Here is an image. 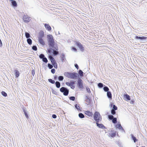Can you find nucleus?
<instances>
[{
	"mask_svg": "<svg viewBox=\"0 0 147 147\" xmlns=\"http://www.w3.org/2000/svg\"><path fill=\"white\" fill-rule=\"evenodd\" d=\"M47 38L49 46L46 51L47 53H52L53 52H55V51H59L57 44L55 42L53 36L51 34H48L47 35Z\"/></svg>",
	"mask_w": 147,
	"mask_h": 147,
	"instance_id": "nucleus-1",
	"label": "nucleus"
},
{
	"mask_svg": "<svg viewBox=\"0 0 147 147\" xmlns=\"http://www.w3.org/2000/svg\"><path fill=\"white\" fill-rule=\"evenodd\" d=\"M93 118L94 120L96 122L97 126L98 128L103 129L107 128L102 124L99 123L102 120V118L98 112H95L93 115Z\"/></svg>",
	"mask_w": 147,
	"mask_h": 147,
	"instance_id": "nucleus-2",
	"label": "nucleus"
},
{
	"mask_svg": "<svg viewBox=\"0 0 147 147\" xmlns=\"http://www.w3.org/2000/svg\"><path fill=\"white\" fill-rule=\"evenodd\" d=\"M47 53L48 54V58L51 61L52 65H53L55 68L57 69L58 68V65L55 60L53 57L58 55L59 54V51H55V52H53L52 53L50 52H47Z\"/></svg>",
	"mask_w": 147,
	"mask_h": 147,
	"instance_id": "nucleus-3",
	"label": "nucleus"
},
{
	"mask_svg": "<svg viewBox=\"0 0 147 147\" xmlns=\"http://www.w3.org/2000/svg\"><path fill=\"white\" fill-rule=\"evenodd\" d=\"M64 75L68 78L74 80L78 79L77 73L76 72H65L64 73Z\"/></svg>",
	"mask_w": 147,
	"mask_h": 147,
	"instance_id": "nucleus-4",
	"label": "nucleus"
},
{
	"mask_svg": "<svg viewBox=\"0 0 147 147\" xmlns=\"http://www.w3.org/2000/svg\"><path fill=\"white\" fill-rule=\"evenodd\" d=\"M59 90L60 92L63 93L64 96H67L69 94V90L67 88L62 87L60 88Z\"/></svg>",
	"mask_w": 147,
	"mask_h": 147,
	"instance_id": "nucleus-5",
	"label": "nucleus"
},
{
	"mask_svg": "<svg viewBox=\"0 0 147 147\" xmlns=\"http://www.w3.org/2000/svg\"><path fill=\"white\" fill-rule=\"evenodd\" d=\"M76 84L78 88L80 89H82L84 88L83 82L81 78H78Z\"/></svg>",
	"mask_w": 147,
	"mask_h": 147,
	"instance_id": "nucleus-6",
	"label": "nucleus"
},
{
	"mask_svg": "<svg viewBox=\"0 0 147 147\" xmlns=\"http://www.w3.org/2000/svg\"><path fill=\"white\" fill-rule=\"evenodd\" d=\"M75 82H76V81L71 80L69 82H66L65 84L67 86L70 87L71 89H74L75 88L74 84H75Z\"/></svg>",
	"mask_w": 147,
	"mask_h": 147,
	"instance_id": "nucleus-7",
	"label": "nucleus"
},
{
	"mask_svg": "<svg viewBox=\"0 0 147 147\" xmlns=\"http://www.w3.org/2000/svg\"><path fill=\"white\" fill-rule=\"evenodd\" d=\"M76 45L79 48L80 50L82 52L84 51V48L83 46V45L79 41H75Z\"/></svg>",
	"mask_w": 147,
	"mask_h": 147,
	"instance_id": "nucleus-8",
	"label": "nucleus"
},
{
	"mask_svg": "<svg viewBox=\"0 0 147 147\" xmlns=\"http://www.w3.org/2000/svg\"><path fill=\"white\" fill-rule=\"evenodd\" d=\"M134 39L136 40H140V42H142V41H146L147 39V37L143 36H136L134 37Z\"/></svg>",
	"mask_w": 147,
	"mask_h": 147,
	"instance_id": "nucleus-9",
	"label": "nucleus"
},
{
	"mask_svg": "<svg viewBox=\"0 0 147 147\" xmlns=\"http://www.w3.org/2000/svg\"><path fill=\"white\" fill-rule=\"evenodd\" d=\"M23 19L24 22L25 23H27L30 22L31 20L30 17L28 16H26L24 15L23 17Z\"/></svg>",
	"mask_w": 147,
	"mask_h": 147,
	"instance_id": "nucleus-10",
	"label": "nucleus"
},
{
	"mask_svg": "<svg viewBox=\"0 0 147 147\" xmlns=\"http://www.w3.org/2000/svg\"><path fill=\"white\" fill-rule=\"evenodd\" d=\"M22 108L23 110V112H24V114L26 117L27 119H28L29 118V117L28 112L26 110V107H25L24 106H23V107H22Z\"/></svg>",
	"mask_w": 147,
	"mask_h": 147,
	"instance_id": "nucleus-11",
	"label": "nucleus"
},
{
	"mask_svg": "<svg viewBox=\"0 0 147 147\" xmlns=\"http://www.w3.org/2000/svg\"><path fill=\"white\" fill-rule=\"evenodd\" d=\"M84 72L81 69H79L78 71V73H77L78 76H77L78 78H81L83 76V74Z\"/></svg>",
	"mask_w": 147,
	"mask_h": 147,
	"instance_id": "nucleus-12",
	"label": "nucleus"
},
{
	"mask_svg": "<svg viewBox=\"0 0 147 147\" xmlns=\"http://www.w3.org/2000/svg\"><path fill=\"white\" fill-rule=\"evenodd\" d=\"M44 26L46 29L49 31H50L51 30V28L49 24L45 23L44 24Z\"/></svg>",
	"mask_w": 147,
	"mask_h": 147,
	"instance_id": "nucleus-13",
	"label": "nucleus"
},
{
	"mask_svg": "<svg viewBox=\"0 0 147 147\" xmlns=\"http://www.w3.org/2000/svg\"><path fill=\"white\" fill-rule=\"evenodd\" d=\"M130 136L131 140H133L134 143H135L136 142L138 141V140L136 138L133 134H131Z\"/></svg>",
	"mask_w": 147,
	"mask_h": 147,
	"instance_id": "nucleus-14",
	"label": "nucleus"
},
{
	"mask_svg": "<svg viewBox=\"0 0 147 147\" xmlns=\"http://www.w3.org/2000/svg\"><path fill=\"white\" fill-rule=\"evenodd\" d=\"M84 114L89 117H92L93 114L92 112L87 110L85 111H84Z\"/></svg>",
	"mask_w": 147,
	"mask_h": 147,
	"instance_id": "nucleus-15",
	"label": "nucleus"
},
{
	"mask_svg": "<svg viewBox=\"0 0 147 147\" xmlns=\"http://www.w3.org/2000/svg\"><path fill=\"white\" fill-rule=\"evenodd\" d=\"M39 43L42 46H44L45 45V43L43 38H38Z\"/></svg>",
	"mask_w": 147,
	"mask_h": 147,
	"instance_id": "nucleus-16",
	"label": "nucleus"
},
{
	"mask_svg": "<svg viewBox=\"0 0 147 147\" xmlns=\"http://www.w3.org/2000/svg\"><path fill=\"white\" fill-rule=\"evenodd\" d=\"M44 36V32L42 30H40L39 33L38 38H43Z\"/></svg>",
	"mask_w": 147,
	"mask_h": 147,
	"instance_id": "nucleus-17",
	"label": "nucleus"
},
{
	"mask_svg": "<svg viewBox=\"0 0 147 147\" xmlns=\"http://www.w3.org/2000/svg\"><path fill=\"white\" fill-rule=\"evenodd\" d=\"M123 97L125 98V100L126 101H128L131 100L130 96L127 94H124Z\"/></svg>",
	"mask_w": 147,
	"mask_h": 147,
	"instance_id": "nucleus-18",
	"label": "nucleus"
},
{
	"mask_svg": "<svg viewBox=\"0 0 147 147\" xmlns=\"http://www.w3.org/2000/svg\"><path fill=\"white\" fill-rule=\"evenodd\" d=\"M61 61L63 63L65 62V61H66V59L65 58V55L64 53H62L61 54Z\"/></svg>",
	"mask_w": 147,
	"mask_h": 147,
	"instance_id": "nucleus-19",
	"label": "nucleus"
},
{
	"mask_svg": "<svg viewBox=\"0 0 147 147\" xmlns=\"http://www.w3.org/2000/svg\"><path fill=\"white\" fill-rule=\"evenodd\" d=\"M74 107L75 109H76L78 111H81L82 109L80 108V107L79 105L76 104L74 105Z\"/></svg>",
	"mask_w": 147,
	"mask_h": 147,
	"instance_id": "nucleus-20",
	"label": "nucleus"
},
{
	"mask_svg": "<svg viewBox=\"0 0 147 147\" xmlns=\"http://www.w3.org/2000/svg\"><path fill=\"white\" fill-rule=\"evenodd\" d=\"M111 132L109 133V135L111 137L114 138L115 137L116 135V131H115V132H113V131L112 130H111Z\"/></svg>",
	"mask_w": 147,
	"mask_h": 147,
	"instance_id": "nucleus-21",
	"label": "nucleus"
},
{
	"mask_svg": "<svg viewBox=\"0 0 147 147\" xmlns=\"http://www.w3.org/2000/svg\"><path fill=\"white\" fill-rule=\"evenodd\" d=\"M11 5L13 7H17L18 5L16 1L14 0L11 2Z\"/></svg>",
	"mask_w": 147,
	"mask_h": 147,
	"instance_id": "nucleus-22",
	"label": "nucleus"
},
{
	"mask_svg": "<svg viewBox=\"0 0 147 147\" xmlns=\"http://www.w3.org/2000/svg\"><path fill=\"white\" fill-rule=\"evenodd\" d=\"M14 72L15 73L14 74L15 76V77L16 78H18L20 74L19 72L17 70L15 69L14 70Z\"/></svg>",
	"mask_w": 147,
	"mask_h": 147,
	"instance_id": "nucleus-23",
	"label": "nucleus"
},
{
	"mask_svg": "<svg viewBox=\"0 0 147 147\" xmlns=\"http://www.w3.org/2000/svg\"><path fill=\"white\" fill-rule=\"evenodd\" d=\"M107 96L109 99H112V95L111 92L109 91L107 92Z\"/></svg>",
	"mask_w": 147,
	"mask_h": 147,
	"instance_id": "nucleus-24",
	"label": "nucleus"
},
{
	"mask_svg": "<svg viewBox=\"0 0 147 147\" xmlns=\"http://www.w3.org/2000/svg\"><path fill=\"white\" fill-rule=\"evenodd\" d=\"M55 84V85L56 87L57 88H59L61 86V83L59 81H56Z\"/></svg>",
	"mask_w": 147,
	"mask_h": 147,
	"instance_id": "nucleus-25",
	"label": "nucleus"
},
{
	"mask_svg": "<svg viewBox=\"0 0 147 147\" xmlns=\"http://www.w3.org/2000/svg\"><path fill=\"white\" fill-rule=\"evenodd\" d=\"M71 50L76 53H77L78 52L77 49L74 47L72 46L71 47Z\"/></svg>",
	"mask_w": 147,
	"mask_h": 147,
	"instance_id": "nucleus-26",
	"label": "nucleus"
},
{
	"mask_svg": "<svg viewBox=\"0 0 147 147\" xmlns=\"http://www.w3.org/2000/svg\"><path fill=\"white\" fill-rule=\"evenodd\" d=\"M115 127L119 130L122 127L121 126L120 123L119 122L115 125Z\"/></svg>",
	"mask_w": 147,
	"mask_h": 147,
	"instance_id": "nucleus-27",
	"label": "nucleus"
},
{
	"mask_svg": "<svg viewBox=\"0 0 147 147\" xmlns=\"http://www.w3.org/2000/svg\"><path fill=\"white\" fill-rule=\"evenodd\" d=\"M97 86L99 88H101L102 87H103L104 85L103 83L101 82H100L98 84Z\"/></svg>",
	"mask_w": 147,
	"mask_h": 147,
	"instance_id": "nucleus-28",
	"label": "nucleus"
},
{
	"mask_svg": "<svg viewBox=\"0 0 147 147\" xmlns=\"http://www.w3.org/2000/svg\"><path fill=\"white\" fill-rule=\"evenodd\" d=\"M27 41L29 45H31L32 44V40L30 38H28L27 39Z\"/></svg>",
	"mask_w": 147,
	"mask_h": 147,
	"instance_id": "nucleus-29",
	"label": "nucleus"
},
{
	"mask_svg": "<svg viewBox=\"0 0 147 147\" xmlns=\"http://www.w3.org/2000/svg\"><path fill=\"white\" fill-rule=\"evenodd\" d=\"M25 36L26 38L27 39L28 38H29L30 37H31V36L30 35V34L27 32H25Z\"/></svg>",
	"mask_w": 147,
	"mask_h": 147,
	"instance_id": "nucleus-30",
	"label": "nucleus"
},
{
	"mask_svg": "<svg viewBox=\"0 0 147 147\" xmlns=\"http://www.w3.org/2000/svg\"><path fill=\"white\" fill-rule=\"evenodd\" d=\"M103 89L105 92H107L108 91H109V89L107 86L104 85V86L103 88Z\"/></svg>",
	"mask_w": 147,
	"mask_h": 147,
	"instance_id": "nucleus-31",
	"label": "nucleus"
},
{
	"mask_svg": "<svg viewBox=\"0 0 147 147\" xmlns=\"http://www.w3.org/2000/svg\"><path fill=\"white\" fill-rule=\"evenodd\" d=\"M113 115H108V119L109 120H112L113 119L114 117Z\"/></svg>",
	"mask_w": 147,
	"mask_h": 147,
	"instance_id": "nucleus-32",
	"label": "nucleus"
},
{
	"mask_svg": "<svg viewBox=\"0 0 147 147\" xmlns=\"http://www.w3.org/2000/svg\"><path fill=\"white\" fill-rule=\"evenodd\" d=\"M91 100L89 98L87 100H86L85 101L86 102H87V103L86 104L88 105H90L91 104Z\"/></svg>",
	"mask_w": 147,
	"mask_h": 147,
	"instance_id": "nucleus-33",
	"label": "nucleus"
},
{
	"mask_svg": "<svg viewBox=\"0 0 147 147\" xmlns=\"http://www.w3.org/2000/svg\"><path fill=\"white\" fill-rule=\"evenodd\" d=\"M111 121L113 123L116 124L117 122V119L116 117H114Z\"/></svg>",
	"mask_w": 147,
	"mask_h": 147,
	"instance_id": "nucleus-34",
	"label": "nucleus"
},
{
	"mask_svg": "<svg viewBox=\"0 0 147 147\" xmlns=\"http://www.w3.org/2000/svg\"><path fill=\"white\" fill-rule=\"evenodd\" d=\"M58 80L59 81H61L63 80L64 77L63 76H59L58 77Z\"/></svg>",
	"mask_w": 147,
	"mask_h": 147,
	"instance_id": "nucleus-35",
	"label": "nucleus"
},
{
	"mask_svg": "<svg viewBox=\"0 0 147 147\" xmlns=\"http://www.w3.org/2000/svg\"><path fill=\"white\" fill-rule=\"evenodd\" d=\"M48 81L50 83L52 84H54L55 83V82L54 80H53L52 79H49Z\"/></svg>",
	"mask_w": 147,
	"mask_h": 147,
	"instance_id": "nucleus-36",
	"label": "nucleus"
},
{
	"mask_svg": "<svg viewBox=\"0 0 147 147\" xmlns=\"http://www.w3.org/2000/svg\"><path fill=\"white\" fill-rule=\"evenodd\" d=\"M78 116L81 119L84 118L85 117L84 114L82 113H79L78 114Z\"/></svg>",
	"mask_w": 147,
	"mask_h": 147,
	"instance_id": "nucleus-37",
	"label": "nucleus"
},
{
	"mask_svg": "<svg viewBox=\"0 0 147 147\" xmlns=\"http://www.w3.org/2000/svg\"><path fill=\"white\" fill-rule=\"evenodd\" d=\"M69 99L71 100L74 101L76 99L75 97L74 96H71L69 97Z\"/></svg>",
	"mask_w": 147,
	"mask_h": 147,
	"instance_id": "nucleus-38",
	"label": "nucleus"
},
{
	"mask_svg": "<svg viewBox=\"0 0 147 147\" xmlns=\"http://www.w3.org/2000/svg\"><path fill=\"white\" fill-rule=\"evenodd\" d=\"M42 61L45 63H47L48 62L47 58L45 57L42 59Z\"/></svg>",
	"mask_w": 147,
	"mask_h": 147,
	"instance_id": "nucleus-39",
	"label": "nucleus"
},
{
	"mask_svg": "<svg viewBox=\"0 0 147 147\" xmlns=\"http://www.w3.org/2000/svg\"><path fill=\"white\" fill-rule=\"evenodd\" d=\"M116 110H111V113L113 115H115L116 114Z\"/></svg>",
	"mask_w": 147,
	"mask_h": 147,
	"instance_id": "nucleus-40",
	"label": "nucleus"
},
{
	"mask_svg": "<svg viewBox=\"0 0 147 147\" xmlns=\"http://www.w3.org/2000/svg\"><path fill=\"white\" fill-rule=\"evenodd\" d=\"M32 49L34 51H36L37 50V48L36 46L33 45L32 47Z\"/></svg>",
	"mask_w": 147,
	"mask_h": 147,
	"instance_id": "nucleus-41",
	"label": "nucleus"
},
{
	"mask_svg": "<svg viewBox=\"0 0 147 147\" xmlns=\"http://www.w3.org/2000/svg\"><path fill=\"white\" fill-rule=\"evenodd\" d=\"M1 93V94L4 97H6L7 96V93L4 91H2Z\"/></svg>",
	"mask_w": 147,
	"mask_h": 147,
	"instance_id": "nucleus-42",
	"label": "nucleus"
},
{
	"mask_svg": "<svg viewBox=\"0 0 147 147\" xmlns=\"http://www.w3.org/2000/svg\"><path fill=\"white\" fill-rule=\"evenodd\" d=\"M45 55L43 54H40L39 55V57L40 59H42L45 57Z\"/></svg>",
	"mask_w": 147,
	"mask_h": 147,
	"instance_id": "nucleus-43",
	"label": "nucleus"
},
{
	"mask_svg": "<svg viewBox=\"0 0 147 147\" xmlns=\"http://www.w3.org/2000/svg\"><path fill=\"white\" fill-rule=\"evenodd\" d=\"M47 66L50 69L52 68L53 67V65L50 63H48V64Z\"/></svg>",
	"mask_w": 147,
	"mask_h": 147,
	"instance_id": "nucleus-44",
	"label": "nucleus"
},
{
	"mask_svg": "<svg viewBox=\"0 0 147 147\" xmlns=\"http://www.w3.org/2000/svg\"><path fill=\"white\" fill-rule=\"evenodd\" d=\"M117 107L116 106L113 105V106L111 109V110H117Z\"/></svg>",
	"mask_w": 147,
	"mask_h": 147,
	"instance_id": "nucleus-45",
	"label": "nucleus"
},
{
	"mask_svg": "<svg viewBox=\"0 0 147 147\" xmlns=\"http://www.w3.org/2000/svg\"><path fill=\"white\" fill-rule=\"evenodd\" d=\"M51 90L53 94L55 95L57 94L56 91L53 88H51Z\"/></svg>",
	"mask_w": 147,
	"mask_h": 147,
	"instance_id": "nucleus-46",
	"label": "nucleus"
},
{
	"mask_svg": "<svg viewBox=\"0 0 147 147\" xmlns=\"http://www.w3.org/2000/svg\"><path fill=\"white\" fill-rule=\"evenodd\" d=\"M51 72L53 74H54L55 73V70L54 68H52L51 69Z\"/></svg>",
	"mask_w": 147,
	"mask_h": 147,
	"instance_id": "nucleus-47",
	"label": "nucleus"
},
{
	"mask_svg": "<svg viewBox=\"0 0 147 147\" xmlns=\"http://www.w3.org/2000/svg\"><path fill=\"white\" fill-rule=\"evenodd\" d=\"M74 66L77 70L78 69H79V67L77 63H75Z\"/></svg>",
	"mask_w": 147,
	"mask_h": 147,
	"instance_id": "nucleus-48",
	"label": "nucleus"
},
{
	"mask_svg": "<svg viewBox=\"0 0 147 147\" xmlns=\"http://www.w3.org/2000/svg\"><path fill=\"white\" fill-rule=\"evenodd\" d=\"M117 143L118 144V145L119 147H123V146L121 143H120L119 142H117Z\"/></svg>",
	"mask_w": 147,
	"mask_h": 147,
	"instance_id": "nucleus-49",
	"label": "nucleus"
},
{
	"mask_svg": "<svg viewBox=\"0 0 147 147\" xmlns=\"http://www.w3.org/2000/svg\"><path fill=\"white\" fill-rule=\"evenodd\" d=\"M86 91H87V92L88 93H90L91 92V91L90 90V89L88 88H86Z\"/></svg>",
	"mask_w": 147,
	"mask_h": 147,
	"instance_id": "nucleus-50",
	"label": "nucleus"
},
{
	"mask_svg": "<svg viewBox=\"0 0 147 147\" xmlns=\"http://www.w3.org/2000/svg\"><path fill=\"white\" fill-rule=\"evenodd\" d=\"M52 117L53 118L56 119L57 118V116L56 115L53 114L52 115Z\"/></svg>",
	"mask_w": 147,
	"mask_h": 147,
	"instance_id": "nucleus-51",
	"label": "nucleus"
},
{
	"mask_svg": "<svg viewBox=\"0 0 147 147\" xmlns=\"http://www.w3.org/2000/svg\"><path fill=\"white\" fill-rule=\"evenodd\" d=\"M58 76L56 75H55L54 76V80H57L58 78Z\"/></svg>",
	"mask_w": 147,
	"mask_h": 147,
	"instance_id": "nucleus-52",
	"label": "nucleus"
},
{
	"mask_svg": "<svg viewBox=\"0 0 147 147\" xmlns=\"http://www.w3.org/2000/svg\"><path fill=\"white\" fill-rule=\"evenodd\" d=\"M32 74L34 76L35 74V70L34 69H32L31 72Z\"/></svg>",
	"mask_w": 147,
	"mask_h": 147,
	"instance_id": "nucleus-53",
	"label": "nucleus"
},
{
	"mask_svg": "<svg viewBox=\"0 0 147 147\" xmlns=\"http://www.w3.org/2000/svg\"><path fill=\"white\" fill-rule=\"evenodd\" d=\"M2 42L1 39L0 38V48L2 47Z\"/></svg>",
	"mask_w": 147,
	"mask_h": 147,
	"instance_id": "nucleus-54",
	"label": "nucleus"
},
{
	"mask_svg": "<svg viewBox=\"0 0 147 147\" xmlns=\"http://www.w3.org/2000/svg\"><path fill=\"white\" fill-rule=\"evenodd\" d=\"M113 103H111L110 105H109V107H110L111 108H112L113 107Z\"/></svg>",
	"mask_w": 147,
	"mask_h": 147,
	"instance_id": "nucleus-55",
	"label": "nucleus"
},
{
	"mask_svg": "<svg viewBox=\"0 0 147 147\" xmlns=\"http://www.w3.org/2000/svg\"><path fill=\"white\" fill-rule=\"evenodd\" d=\"M130 103L131 104H134V100H131Z\"/></svg>",
	"mask_w": 147,
	"mask_h": 147,
	"instance_id": "nucleus-56",
	"label": "nucleus"
},
{
	"mask_svg": "<svg viewBox=\"0 0 147 147\" xmlns=\"http://www.w3.org/2000/svg\"><path fill=\"white\" fill-rule=\"evenodd\" d=\"M119 130H121L123 131L124 132V133H125V131L122 127Z\"/></svg>",
	"mask_w": 147,
	"mask_h": 147,
	"instance_id": "nucleus-57",
	"label": "nucleus"
},
{
	"mask_svg": "<svg viewBox=\"0 0 147 147\" xmlns=\"http://www.w3.org/2000/svg\"><path fill=\"white\" fill-rule=\"evenodd\" d=\"M89 98H90V97H88L87 96H85V99H86V100H87V99H88Z\"/></svg>",
	"mask_w": 147,
	"mask_h": 147,
	"instance_id": "nucleus-58",
	"label": "nucleus"
},
{
	"mask_svg": "<svg viewBox=\"0 0 147 147\" xmlns=\"http://www.w3.org/2000/svg\"><path fill=\"white\" fill-rule=\"evenodd\" d=\"M73 125H75L76 126H77L78 125V124L76 123H74L73 124Z\"/></svg>",
	"mask_w": 147,
	"mask_h": 147,
	"instance_id": "nucleus-59",
	"label": "nucleus"
},
{
	"mask_svg": "<svg viewBox=\"0 0 147 147\" xmlns=\"http://www.w3.org/2000/svg\"><path fill=\"white\" fill-rule=\"evenodd\" d=\"M58 34H60V32H59H59H58Z\"/></svg>",
	"mask_w": 147,
	"mask_h": 147,
	"instance_id": "nucleus-60",
	"label": "nucleus"
},
{
	"mask_svg": "<svg viewBox=\"0 0 147 147\" xmlns=\"http://www.w3.org/2000/svg\"><path fill=\"white\" fill-rule=\"evenodd\" d=\"M142 147H146L145 146H142Z\"/></svg>",
	"mask_w": 147,
	"mask_h": 147,
	"instance_id": "nucleus-61",
	"label": "nucleus"
},
{
	"mask_svg": "<svg viewBox=\"0 0 147 147\" xmlns=\"http://www.w3.org/2000/svg\"><path fill=\"white\" fill-rule=\"evenodd\" d=\"M71 124H72V123H70V125Z\"/></svg>",
	"mask_w": 147,
	"mask_h": 147,
	"instance_id": "nucleus-62",
	"label": "nucleus"
},
{
	"mask_svg": "<svg viewBox=\"0 0 147 147\" xmlns=\"http://www.w3.org/2000/svg\"><path fill=\"white\" fill-rule=\"evenodd\" d=\"M136 147H138V146H136Z\"/></svg>",
	"mask_w": 147,
	"mask_h": 147,
	"instance_id": "nucleus-63",
	"label": "nucleus"
},
{
	"mask_svg": "<svg viewBox=\"0 0 147 147\" xmlns=\"http://www.w3.org/2000/svg\"><path fill=\"white\" fill-rule=\"evenodd\" d=\"M40 79H41V78H39V80H40Z\"/></svg>",
	"mask_w": 147,
	"mask_h": 147,
	"instance_id": "nucleus-64",
	"label": "nucleus"
}]
</instances>
